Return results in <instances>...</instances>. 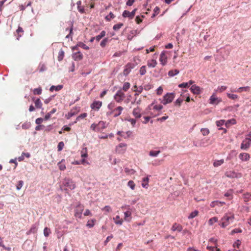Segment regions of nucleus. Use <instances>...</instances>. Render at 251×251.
I'll return each mask as SVG.
<instances>
[{
  "label": "nucleus",
  "instance_id": "nucleus-64",
  "mask_svg": "<svg viewBox=\"0 0 251 251\" xmlns=\"http://www.w3.org/2000/svg\"><path fill=\"white\" fill-rule=\"evenodd\" d=\"M207 248L210 251H219V249L216 247L207 246Z\"/></svg>",
  "mask_w": 251,
  "mask_h": 251
},
{
  "label": "nucleus",
  "instance_id": "nucleus-32",
  "mask_svg": "<svg viewBox=\"0 0 251 251\" xmlns=\"http://www.w3.org/2000/svg\"><path fill=\"white\" fill-rule=\"evenodd\" d=\"M37 231V226L35 225H33L31 227L29 230L28 231L27 234L35 233Z\"/></svg>",
  "mask_w": 251,
  "mask_h": 251
},
{
  "label": "nucleus",
  "instance_id": "nucleus-21",
  "mask_svg": "<svg viewBox=\"0 0 251 251\" xmlns=\"http://www.w3.org/2000/svg\"><path fill=\"white\" fill-rule=\"evenodd\" d=\"M72 57L75 60L79 61L82 59L83 55L80 51H78L77 52L74 53Z\"/></svg>",
  "mask_w": 251,
  "mask_h": 251
},
{
  "label": "nucleus",
  "instance_id": "nucleus-16",
  "mask_svg": "<svg viewBox=\"0 0 251 251\" xmlns=\"http://www.w3.org/2000/svg\"><path fill=\"white\" fill-rule=\"evenodd\" d=\"M183 227L182 226L176 223H174L172 227H171V230L172 231H177V232H181L182 230Z\"/></svg>",
  "mask_w": 251,
  "mask_h": 251
},
{
  "label": "nucleus",
  "instance_id": "nucleus-3",
  "mask_svg": "<svg viewBox=\"0 0 251 251\" xmlns=\"http://www.w3.org/2000/svg\"><path fill=\"white\" fill-rule=\"evenodd\" d=\"M113 106L112 103L109 104L108 105V108L111 110L110 111L107 112V115H113V117L114 118L120 116L122 111L124 110V108L121 106H119L117 107L112 109Z\"/></svg>",
  "mask_w": 251,
  "mask_h": 251
},
{
  "label": "nucleus",
  "instance_id": "nucleus-47",
  "mask_svg": "<svg viewBox=\"0 0 251 251\" xmlns=\"http://www.w3.org/2000/svg\"><path fill=\"white\" fill-rule=\"evenodd\" d=\"M124 25L123 23H119L118 24H116L114 25L113 26V29L115 30H118L120 28H121Z\"/></svg>",
  "mask_w": 251,
  "mask_h": 251
},
{
  "label": "nucleus",
  "instance_id": "nucleus-8",
  "mask_svg": "<svg viewBox=\"0 0 251 251\" xmlns=\"http://www.w3.org/2000/svg\"><path fill=\"white\" fill-rule=\"evenodd\" d=\"M84 210V206L81 204H78L75 210L74 215L75 217H77L79 219L82 218V213Z\"/></svg>",
  "mask_w": 251,
  "mask_h": 251
},
{
  "label": "nucleus",
  "instance_id": "nucleus-17",
  "mask_svg": "<svg viewBox=\"0 0 251 251\" xmlns=\"http://www.w3.org/2000/svg\"><path fill=\"white\" fill-rule=\"evenodd\" d=\"M159 61L163 66H164L167 64V57L165 54V51L162 52L160 54Z\"/></svg>",
  "mask_w": 251,
  "mask_h": 251
},
{
  "label": "nucleus",
  "instance_id": "nucleus-10",
  "mask_svg": "<svg viewBox=\"0 0 251 251\" xmlns=\"http://www.w3.org/2000/svg\"><path fill=\"white\" fill-rule=\"evenodd\" d=\"M127 145L125 143H120L116 147V151L120 154H123L126 151Z\"/></svg>",
  "mask_w": 251,
  "mask_h": 251
},
{
  "label": "nucleus",
  "instance_id": "nucleus-6",
  "mask_svg": "<svg viewBox=\"0 0 251 251\" xmlns=\"http://www.w3.org/2000/svg\"><path fill=\"white\" fill-rule=\"evenodd\" d=\"M126 95L122 90H119L114 96V100L118 103H121L125 99Z\"/></svg>",
  "mask_w": 251,
  "mask_h": 251
},
{
  "label": "nucleus",
  "instance_id": "nucleus-52",
  "mask_svg": "<svg viewBox=\"0 0 251 251\" xmlns=\"http://www.w3.org/2000/svg\"><path fill=\"white\" fill-rule=\"evenodd\" d=\"M160 9L157 6L155 7L153 10V13L151 16V18L154 17L156 15H157L159 12Z\"/></svg>",
  "mask_w": 251,
  "mask_h": 251
},
{
  "label": "nucleus",
  "instance_id": "nucleus-40",
  "mask_svg": "<svg viewBox=\"0 0 251 251\" xmlns=\"http://www.w3.org/2000/svg\"><path fill=\"white\" fill-rule=\"evenodd\" d=\"M251 194H250V193H247L244 194V195H243V199L245 202L249 201L251 199Z\"/></svg>",
  "mask_w": 251,
  "mask_h": 251
},
{
  "label": "nucleus",
  "instance_id": "nucleus-18",
  "mask_svg": "<svg viewBox=\"0 0 251 251\" xmlns=\"http://www.w3.org/2000/svg\"><path fill=\"white\" fill-rule=\"evenodd\" d=\"M209 102L210 104H217L218 103H219L221 101V100H218V98H217L215 96V95L214 93L210 97V99L209 100Z\"/></svg>",
  "mask_w": 251,
  "mask_h": 251
},
{
  "label": "nucleus",
  "instance_id": "nucleus-23",
  "mask_svg": "<svg viewBox=\"0 0 251 251\" xmlns=\"http://www.w3.org/2000/svg\"><path fill=\"white\" fill-rule=\"evenodd\" d=\"M157 64V63L156 60L151 59V60H149L148 61L147 65L149 67L154 68L156 66Z\"/></svg>",
  "mask_w": 251,
  "mask_h": 251
},
{
  "label": "nucleus",
  "instance_id": "nucleus-62",
  "mask_svg": "<svg viewBox=\"0 0 251 251\" xmlns=\"http://www.w3.org/2000/svg\"><path fill=\"white\" fill-rule=\"evenodd\" d=\"M64 146V144L63 142H59L57 146L58 151H61L63 149Z\"/></svg>",
  "mask_w": 251,
  "mask_h": 251
},
{
  "label": "nucleus",
  "instance_id": "nucleus-53",
  "mask_svg": "<svg viewBox=\"0 0 251 251\" xmlns=\"http://www.w3.org/2000/svg\"><path fill=\"white\" fill-rule=\"evenodd\" d=\"M114 17L115 15L112 12H110L109 15L105 17V19L108 21H110L112 19L114 18Z\"/></svg>",
  "mask_w": 251,
  "mask_h": 251
},
{
  "label": "nucleus",
  "instance_id": "nucleus-4",
  "mask_svg": "<svg viewBox=\"0 0 251 251\" xmlns=\"http://www.w3.org/2000/svg\"><path fill=\"white\" fill-rule=\"evenodd\" d=\"M106 127V122L103 121H100L98 124H92L90 126L91 129L95 132H99Z\"/></svg>",
  "mask_w": 251,
  "mask_h": 251
},
{
  "label": "nucleus",
  "instance_id": "nucleus-15",
  "mask_svg": "<svg viewBox=\"0 0 251 251\" xmlns=\"http://www.w3.org/2000/svg\"><path fill=\"white\" fill-rule=\"evenodd\" d=\"M251 88L249 86H245V87H241L239 88L237 90L230 89L231 92H237V93H241L243 91L245 92H249L250 91Z\"/></svg>",
  "mask_w": 251,
  "mask_h": 251
},
{
  "label": "nucleus",
  "instance_id": "nucleus-24",
  "mask_svg": "<svg viewBox=\"0 0 251 251\" xmlns=\"http://www.w3.org/2000/svg\"><path fill=\"white\" fill-rule=\"evenodd\" d=\"M233 190L232 189H229L224 195L226 197L228 198L229 200H232L233 199Z\"/></svg>",
  "mask_w": 251,
  "mask_h": 251
},
{
  "label": "nucleus",
  "instance_id": "nucleus-58",
  "mask_svg": "<svg viewBox=\"0 0 251 251\" xmlns=\"http://www.w3.org/2000/svg\"><path fill=\"white\" fill-rule=\"evenodd\" d=\"M242 232V229L240 228H235L231 231V235H233L234 233H241Z\"/></svg>",
  "mask_w": 251,
  "mask_h": 251
},
{
  "label": "nucleus",
  "instance_id": "nucleus-28",
  "mask_svg": "<svg viewBox=\"0 0 251 251\" xmlns=\"http://www.w3.org/2000/svg\"><path fill=\"white\" fill-rule=\"evenodd\" d=\"M130 87V84L129 82H125L123 84L122 89H121L122 91L126 92Z\"/></svg>",
  "mask_w": 251,
  "mask_h": 251
},
{
  "label": "nucleus",
  "instance_id": "nucleus-2",
  "mask_svg": "<svg viewBox=\"0 0 251 251\" xmlns=\"http://www.w3.org/2000/svg\"><path fill=\"white\" fill-rule=\"evenodd\" d=\"M163 106L161 104H154L152 103L148 106L149 111L148 114L152 117H154L160 114V111L162 109Z\"/></svg>",
  "mask_w": 251,
  "mask_h": 251
},
{
  "label": "nucleus",
  "instance_id": "nucleus-55",
  "mask_svg": "<svg viewBox=\"0 0 251 251\" xmlns=\"http://www.w3.org/2000/svg\"><path fill=\"white\" fill-rule=\"evenodd\" d=\"M132 133V131H131L130 130L127 131V132H126V133H124L123 137L125 139H127L131 136Z\"/></svg>",
  "mask_w": 251,
  "mask_h": 251
},
{
  "label": "nucleus",
  "instance_id": "nucleus-60",
  "mask_svg": "<svg viewBox=\"0 0 251 251\" xmlns=\"http://www.w3.org/2000/svg\"><path fill=\"white\" fill-rule=\"evenodd\" d=\"M78 46L85 50H88L89 49V48L87 46H86L85 44L83 43H79L78 44Z\"/></svg>",
  "mask_w": 251,
  "mask_h": 251
},
{
  "label": "nucleus",
  "instance_id": "nucleus-13",
  "mask_svg": "<svg viewBox=\"0 0 251 251\" xmlns=\"http://www.w3.org/2000/svg\"><path fill=\"white\" fill-rule=\"evenodd\" d=\"M102 106V102L100 101H94L91 104V108L96 111H98Z\"/></svg>",
  "mask_w": 251,
  "mask_h": 251
},
{
  "label": "nucleus",
  "instance_id": "nucleus-27",
  "mask_svg": "<svg viewBox=\"0 0 251 251\" xmlns=\"http://www.w3.org/2000/svg\"><path fill=\"white\" fill-rule=\"evenodd\" d=\"M226 96L228 97V98L232 100H236L239 99V96L237 95L234 94H231L229 93H226Z\"/></svg>",
  "mask_w": 251,
  "mask_h": 251
},
{
  "label": "nucleus",
  "instance_id": "nucleus-34",
  "mask_svg": "<svg viewBox=\"0 0 251 251\" xmlns=\"http://www.w3.org/2000/svg\"><path fill=\"white\" fill-rule=\"evenodd\" d=\"M160 153V151H151L149 152V155L152 157H156Z\"/></svg>",
  "mask_w": 251,
  "mask_h": 251
},
{
  "label": "nucleus",
  "instance_id": "nucleus-46",
  "mask_svg": "<svg viewBox=\"0 0 251 251\" xmlns=\"http://www.w3.org/2000/svg\"><path fill=\"white\" fill-rule=\"evenodd\" d=\"M116 221H115V223L117 225H121L123 224V220L122 219L120 218L119 216H116L115 217Z\"/></svg>",
  "mask_w": 251,
  "mask_h": 251
},
{
  "label": "nucleus",
  "instance_id": "nucleus-12",
  "mask_svg": "<svg viewBox=\"0 0 251 251\" xmlns=\"http://www.w3.org/2000/svg\"><path fill=\"white\" fill-rule=\"evenodd\" d=\"M136 10V8L134 9L131 12L127 10H125L123 13L122 16L124 17H128L129 18L131 19L134 17Z\"/></svg>",
  "mask_w": 251,
  "mask_h": 251
},
{
  "label": "nucleus",
  "instance_id": "nucleus-50",
  "mask_svg": "<svg viewBox=\"0 0 251 251\" xmlns=\"http://www.w3.org/2000/svg\"><path fill=\"white\" fill-rule=\"evenodd\" d=\"M127 186L129 187L132 190H134L135 187V184L133 181L130 180L128 182Z\"/></svg>",
  "mask_w": 251,
  "mask_h": 251
},
{
  "label": "nucleus",
  "instance_id": "nucleus-59",
  "mask_svg": "<svg viewBox=\"0 0 251 251\" xmlns=\"http://www.w3.org/2000/svg\"><path fill=\"white\" fill-rule=\"evenodd\" d=\"M211 207H214L216 206H219V202L218 201H213L210 204Z\"/></svg>",
  "mask_w": 251,
  "mask_h": 251
},
{
  "label": "nucleus",
  "instance_id": "nucleus-57",
  "mask_svg": "<svg viewBox=\"0 0 251 251\" xmlns=\"http://www.w3.org/2000/svg\"><path fill=\"white\" fill-rule=\"evenodd\" d=\"M124 214H125V220L126 221L129 222L130 221V220L128 219L127 218L129 217H130L131 214V212L129 211H126L124 213Z\"/></svg>",
  "mask_w": 251,
  "mask_h": 251
},
{
  "label": "nucleus",
  "instance_id": "nucleus-45",
  "mask_svg": "<svg viewBox=\"0 0 251 251\" xmlns=\"http://www.w3.org/2000/svg\"><path fill=\"white\" fill-rule=\"evenodd\" d=\"M33 92L34 95H40L42 92V88L39 87V88H35L33 90Z\"/></svg>",
  "mask_w": 251,
  "mask_h": 251
},
{
  "label": "nucleus",
  "instance_id": "nucleus-11",
  "mask_svg": "<svg viewBox=\"0 0 251 251\" xmlns=\"http://www.w3.org/2000/svg\"><path fill=\"white\" fill-rule=\"evenodd\" d=\"M251 143V139L248 137H246L245 140L241 143V148L243 150H247L250 147Z\"/></svg>",
  "mask_w": 251,
  "mask_h": 251
},
{
  "label": "nucleus",
  "instance_id": "nucleus-42",
  "mask_svg": "<svg viewBox=\"0 0 251 251\" xmlns=\"http://www.w3.org/2000/svg\"><path fill=\"white\" fill-rule=\"evenodd\" d=\"M227 88V87L226 86H219L217 88V89L216 90H215V91L216 92H219V93H222L223 92H224V91H225Z\"/></svg>",
  "mask_w": 251,
  "mask_h": 251
},
{
  "label": "nucleus",
  "instance_id": "nucleus-37",
  "mask_svg": "<svg viewBox=\"0 0 251 251\" xmlns=\"http://www.w3.org/2000/svg\"><path fill=\"white\" fill-rule=\"evenodd\" d=\"M199 213V212L198 210H195L190 214L189 216H188V219H191L196 217L198 215Z\"/></svg>",
  "mask_w": 251,
  "mask_h": 251
},
{
  "label": "nucleus",
  "instance_id": "nucleus-43",
  "mask_svg": "<svg viewBox=\"0 0 251 251\" xmlns=\"http://www.w3.org/2000/svg\"><path fill=\"white\" fill-rule=\"evenodd\" d=\"M88 156L87 154V150L86 148L82 149L81 151V156L82 157L85 158L87 157Z\"/></svg>",
  "mask_w": 251,
  "mask_h": 251
},
{
  "label": "nucleus",
  "instance_id": "nucleus-5",
  "mask_svg": "<svg viewBox=\"0 0 251 251\" xmlns=\"http://www.w3.org/2000/svg\"><path fill=\"white\" fill-rule=\"evenodd\" d=\"M62 185L64 187L68 188H66V190H73L75 188V182L69 178H65L63 179Z\"/></svg>",
  "mask_w": 251,
  "mask_h": 251
},
{
  "label": "nucleus",
  "instance_id": "nucleus-29",
  "mask_svg": "<svg viewBox=\"0 0 251 251\" xmlns=\"http://www.w3.org/2000/svg\"><path fill=\"white\" fill-rule=\"evenodd\" d=\"M64 160H62L60 162H58V166L61 171H64L66 169L65 164L64 163Z\"/></svg>",
  "mask_w": 251,
  "mask_h": 251
},
{
  "label": "nucleus",
  "instance_id": "nucleus-36",
  "mask_svg": "<svg viewBox=\"0 0 251 251\" xmlns=\"http://www.w3.org/2000/svg\"><path fill=\"white\" fill-rule=\"evenodd\" d=\"M77 111H76L75 109H72L67 115V119H70L71 117H73V116L76 115L77 114Z\"/></svg>",
  "mask_w": 251,
  "mask_h": 251
},
{
  "label": "nucleus",
  "instance_id": "nucleus-19",
  "mask_svg": "<svg viewBox=\"0 0 251 251\" xmlns=\"http://www.w3.org/2000/svg\"><path fill=\"white\" fill-rule=\"evenodd\" d=\"M239 158L243 161H247L249 160L250 158V155L249 153L243 152L241 153L239 155Z\"/></svg>",
  "mask_w": 251,
  "mask_h": 251
},
{
  "label": "nucleus",
  "instance_id": "nucleus-33",
  "mask_svg": "<svg viewBox=\"0 0 251 251\" xmlns=\"http://www.w3.org/2000/svg\"><path fill=\"white\" fill-rule=\"evenodd\" d=\"M224 162V159H221L219 160H215L213 162V166L215 167H217L219 166H221L222 164H223Z\"/></svg>",
  "mask_w": 251,
  "mask_h": 251
},
{
  "label": "nucleus",
  "instance_id": "nucleus-14",
  "mask_svg": "<svg viewBox=\"0 0 251 251\" xmlns=\"http://www.w3.org/2000/svg\"><path fill=\"white\" fill-rule=\"evenodd\" d=\"M191 91L195 95H199L202 92L201 89L200 87L196 85H193L190 88Z\"/></svg>",
  "mask_w": 251,
  "mask_h": 251
},
{
  "label": "nucleus",
  "instance_id": "nucleus-39",
  "mask_svg": "<svg viewBox=\"0 0 251 251\" xmlns=\"http://www.w3.org/2000/svg\"><path fill=\"white\" fill-rule=\"evenodd\" d=\"M125 172L126 173L127 175H133L135 173V171L134 170L132 169H129L128 168H125Z\"/></svg>",
  "mask_w": 251,
  "mask_h": 251
},
{
  "label": "nucleus",
  "instance_id": "nucleus-30",
  "mask_svg": "<svg viewBox=\"0 0 251 251\" xmlns=\"http://www.w3.org/2000/svg\"><path fill=\"white\" fill-rule=\"evenodd\" d=\"M179 73V71L178 70L175 69V70H170L168 72V75L169 76L172 77L175 76V75H176L178 74Z\"/></svg>",
  "mask_w": 251,
  "mask_h": 251
},
{
  "label": "nucleus",
  "instance_id": "nucleus-31",
  "mask_svg": "<svg viewBox=\"0 0 251 251\" xmlns=\"http://www.w3.org/2000/svg\"><path fill=\"white\" fill-rule=\"evenodd\" d=\"M34 103H35V106L36 108L40 109V108H42V103L41 100H40V99H36L35 100Z\"/></svg>",
  "mask_w": 251,
  "mask_h": 251
},
{
  "label": "nucleus",
  "instance_id": "nucleus-61",
  "mask_svg": "<svg viewBox=\"0 0 251 251\" xmlns=\"http://www.w3.org/2000/svg\"><path fill=\"white\" fill-rule=\"evenodd\" d=\"M87 116V113H82L77 117L76 120L79 121L80 119H84L85 117H86Z\"/></svg>",
  "mask_w": 251,
  "mask_h": 251
},
{
  "label": "nucleus",
  "instance_id": "nucleus-41",
  "mask_svg": "<svg viewBox=\"0 0 251 251\" xmlns=\"http://www.w3.org/2000/svg\"><path fill=\"white\" fill-rule=\"evenodd\" d=\"M64 56V52L62 50H61L58 52V60L59 61H61L63 60V57Z\"/></svg>",
  "mask_w": 251,
  "mask_h": 251
},
{
  "label": "nucleus",
  "instance_id": "nucleus-49",
  "mask_svg": "<svg viewBox=\"0 0 251 251\" xmlns=\"http://www.w3.org/2000/svg\"><path fill=\"white\" fill-rule=\"evenodd\" d=\"M201 131L203 136L207 135L209 133V130L207 128H202Z\"/></svg>",
  "mask_w": 251,
  "mask_h": 251
},
{
  "label": "nucleus",
  "instance_id": "nucleus-63",
  "mask_svg": "<svg viewBox=\"0 0 251 251\" xmlns=\"http://www.w3.org/2000/svg\"><path fill=\"white\" fill-rule=\"evenodd\" d=\"M183 101V100L181 99H177L176 101L175 102V104L176 105H178V106H180L181 104V103Z\"/></svg>",
  "mask_w": 251,
  "mask_h": 251
},
{
  "label": "nucleus",
  "instance_id": "nucleus-1",
  "mask_svg": "<svg viewBox=\"0 0 251 251\" xmlns=\"http://www.w3.org/2000/svg\"><path fill=\"white\" fill-rule=\"evenodd\" d=\"M234 219V215L232 213H227L225 214L223 217L219 221V225L222 228H225L228 226L230 223L233 222Z\"/></svg>",
  "mask_w": 251,
  "mask_h": 251
},
{
  "label": "nucleus",
  "instance_id": "nucleus-9",
  "mask_svg": "<svg viewBox=\"0 0 251 251\" xmlns=\"http://www.w3.org/2000/svg\"><path fill=\"white\" fill-rule=\"evenodd\" d=\"M225 175L226 177L232 178L241 177L242 176L241 174L237 173L232 171H226Z\"/></svg>",
  "mask_w": 251,
  "mask_h": 251
},
{
  "label": "nucleus",
  "instance_id": "nucleus-44",
  "mask_svg": "<svg viewBox=\"0 0 251 251\" xmlns=\"http://www.w3.org/2000/svg\"><path fill=\"white\" fill-rule=\"evenodd\" d=\"M47 69L46 66L44 63H40L39 65V70L40 72H43Z\"/></svg>",
  "mask_w": 251,
  "mask_h": 251
},
{
  "label": "nucleus",
  "instance_id": "nucleus-26",
  "mask_svg": "<svg viewBox=\"0 0 251 251\" xmlns=\"http://www.w3.org/2000/svg\"><path fill=\"white\" fill-rule=\"evenodd\" d=\"M62 88L63 86L62 85H58L56 86L52 85L50 87V91L51 92H53L54 90L58 91L60 90Z\"/></svg>",
  "mask_w": 251,
  "mask_h": 251
},
{
  "label": "nucleus",
  "instance_id": "nucleus-56",
  "mask_svg": "<svg viewBox=\"0 0 251 251\" xmlns=\"http://www.w3.org/2000/svg\"><path fill=\"white\" fill-rule=\"evenodd\" d=\"M50 230L48 227H45L44 229V234L46 237H48L50 233Z\"/></svg>",
  "mask_w": 251,
  "mask_h": 251
},
{
  "label": "nucleus",
  "instance_id": "nucleus-54",
  "mask_svg": "<svg viewBox=\"0 0 251 251\" xmlns=\"http://www.w3.org/2000/svg\"><path fill=\"white\" fill-rule=\"evenodd\" d=\"M24 184V181L23 180H19L17 184L16 185V188L18 190H19L21 189V188L22 187Z\"/></svg>",
  "mask_w": 251,
  "mask_h": 251
},
{
  "label": "nucleus",
  "instance_id": "nucleus-20",
  "mask_svg": "<svg viewBox=\"0 0 251 251\" xmlns=\"http://www.w3.org/2000/svg\"><path fill=\"white\" fill-rule=\"evenodd\" d=\"M141 109L137 107L133 109L132 112L133 115L136 118H139L141 117Z\"/></svg>",
  "mask_w": 251,
  "mask_h": 251
},
{
  "label": "nucleus",
  "instance_id": "nucleus-22",
  "mask_svg": "<svg viewBox=\"0 0 251 251\" xmlns=\"http://www.w3.org/2000/svg\"><path fill=\"white\" fill-rule=\"evenodd\" d=\"M133 68L132 64L128 63L127 64L126 67L125 69L124 70L123 73L124 75H127L131 71V69Z\"/></svg>",
  "mask_w": 251,
  "mask_h": 251
},
{
  "label": "nucleus",
  "instance_id": "nucleus-25",
  "mask_svg": "<svg viewBox=\"0 0 251 251\" xmlns=\"http://www.w3.org/2000/svg\"><path fill=\"white\" fill-rule=\"evenodd\" d=\"M96 222V220L95 219L89 220L87 222L86 226L89 228H92L94 226Z\"/></svg>",
  "mask_w": 251,
  "mask_h": 251
},
{
  "label": "nucleus",
  "instance_id": "nucleus-35",
  "mask_svg": "<svg viewBox=\"0 0 251 251\" xmlns=\"http://www.w3.org/2000/svg\"><path fill=\"white\" fill-rule=\"evenodd\" d=\"M105 35V31L103 30L102 31L100 34L97 35L95 37V39L99 42L102 37H103Z\"/></svg>",
  "mask_w": 251,
  "mask_h": 251
},
{
  "label": "nucleus",
  "instance_id": "nucleus-51",
  "mask_svg": "<svg viewBox=\"0 0 251 251\" xmlns=\"http://www.w3.org/2000/svg\"><path fill=\"white\" fill-rule=\"evenodd\" d=\"M148 181L149 178L148 177H144L143 179V183H142V186L143 187H147V186L148 185Z\"/></svg>",
  "mask_w": 251,
  "mask_h": 251
},
{
  "label": "nucleus",
  "instance_id": "nucleus-38",
  "mask_svg": "<svg viewBox=\"0 0 251 251\" xmlns=\"http://www.w3.org/2000/svg\"><path fill=\"white\" fill-rule=\"evenodd\" d=\"M218 222V218L216 217H214L213 218H210L208 222V225L209 226H212L214 223Z\"/></svg>",
  "mask_w": 251,
  "mask_h": 251
},
{
  "label": "nucleus",
  "instance_id": "nucleus-48",
  "mask_svg": "<svg viewBox=\"0 0 251 251\" xmlns=\"http://www.w3.org/2000/svg\"><path fill=\"white\" fill-rule=\"evenodd\" d=\"M139 72H140V74L141 75H144L146 73V72H147V71H146V66H142L140 68V69Z\"/></svg>",
  "mask_w": 251,
  "mask_h": 251
},
{
  "label": "nucleus",
  "instance_id": "nucleus-7",
  "mask_svg": "<svg viewBox=\"0 0 251 251\" xmlns=\"http://www.w3.org/2000/svg\"><path fill=\"white\" fill-rule=\"evenodd\" d=\"M175 98V94L174 93H167L163 97V99L161 101L164 105L171 103Z\"/></svg>",
  "mask_w": 251,
  "mask_h": 251
}]
</instances>
